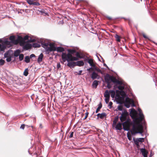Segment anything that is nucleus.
I'll use <instances>...</instances> for the list:
<instances>
[{
  "mask_svg": "<svg viewBox=\"0 0 157 157\" xmlns=\"http://www.w3.org/2000/svg\"><path fill=\"white\" fill-rule=\"evenodd\" d=\"M139 111V117H138V113L134 109H132L130 113V115L133 119L134 122L133 127L131 130L132 134L135 135L137 133H140L143 136V127L142 125L140 123L144 118V115L142 112L141 109H138Z\"/></svg>",
  "mask_w": 157,
  "mask_h": 157,
  "instance_id": "obj_1",
  "label": "nucleus"
},
{
  "mask_svg": "<svg viewBox=\"0 0 157 157\" xmlns=\"http://www.w3.org/2000/svg\"><path fill=\"white\" fill-rule=\"evenodd\" d=\"M133 123L131 121L127 120L123 122L122 124L121 123H118L116 126L115 129L116 130H120L122 129V125L123 129L125 131H128L131 125H133Z\"/></svg>",
  "mask_w": 157,
  "mask_h": 157,
  "instance_id": "obj_2",
  "label": "nucleus"
},
{
  "mask_svg": "<svg viewBox=\"0 0 157 157\" xmlns=\"http://www.w3.org/2000/svg\"><path fill=\"white\" fill-rule=\"evenodd\" d=\"M104 78L105 82L106 83L112 82L116 85L115 86L122 84V81L117 80L115 77L108 74H106L104 76Z\"/></svg>",
  "mask_w": 157,
  "mask_h": 157,
  "instance_id": "obj_3",
  "label": "nucleus"
},
{
  "mask_svg": "<svg viewBox=\"0 0 157 157\" xmlns=\"http://www.w3.org/2000/svg\"><path fill=\"white\" fill-rule=\"evenodd\" d=\"M42 47L48 53L50 52L56 51L55 44L53 43H50L49 44L47 43H44L42 44Z\"/></svg>",
  "mask_w": 157,
  "mask_h": 157,
  "instance_id": "obj_4",
  "label": "nucleus"
},
{
  "mask_svg": "<svg viewBox=\"0 0 157 157\" xmlns=\"http://www.w3.org/2000/svg\"><path fill=\"white\" fill-rule=\"evenodd\" d=\"M124 104L125 106L127 108H129L131 105L132 106H135L133 100L128 97L125 98Z\"/></svg>",
  "mask_w": 157,
  "mask_h": 157,
  "instance_id": "obj_5",
  "label": "nucleus"
},
{
  "mask_svg": "<svg viewBox=\"0 0 157 157\" xmlns=\"http://www.w3.org/2000/svg\"><path fill=\"white\" fill-rule=\"evenodd\" d=\"M119 85V86H117H117H114V89H116V88H118L119 90H121L120 92V94L122 96V97L124 98L126 95L125 93L123 90L124 89L125 87L124 85L122 82V85Z\"/></svg>",
  "mask_w": 157,
  "mask_h": 157,
  "instance_id": "obj_6",
  "label": "nucleus"
},
{
  "mask_svg": "<svg viewBox=\"0 0 157 157\" xmlns=\"http://www.w3.org/2000/svg\"><path fill=\"white\" fill-rule=\"evenodd\" d=\"M140 152L144 157H147L148 151L144 148L140 149Z\"/></svg>",
  "mask_w": 157,
  "mask_h": 157,
  "instance_id": "obj_7",
  "label": "nucleus"
},
{
  "mask_svg": "<svg viewBox=\"0 0 157 157\" xmlns=\"http://www.w3.org/2000/svg\"><path fill=\"white\" fill-rule=\"evenodd\" d=\"M13 54V52L12 51L10 50L7 51L4 54V57L5 58H7L12 56Z\"/></svg>",
  "mask_w": 157,
  "mask_h": 157,
  "instance_id": "obj_8",
  "label": "nucleus"
},
{
  "mask_svg": "<svg viewBox=\"0 0 157 157\" xmlns=\"http://www.w3.org/2000/svg\"><path fill=\"white\" fill-rule=\"evenodd\" d=\"M29 36H28V35H26L23 37V40L25 41L27 40H28V41L30 43L33 42L35 41V39H31V38H30V39H29Z\"/></svg>",
  "mask_w": 157,
  "mask_h": 157,
  "instance_id": "obj_9",
  "label": "nucleus"
},
{
  "mask_svg": "<svg viewBox=\"0 0 157 157\" xmlns=\"http://www.w3.org/2000/svg\"><path fill=\"white\" fill-rule=\"evenodd\" d=\"M127 115V113L125 112H124L122 114L120 118V120L121 122H123L126 120Z\"/></svg>",
  "mask_w": 157,
  "mask_h": 157,
  "instance_id": "obj_10",
  "label": "nucleus"
},
{
  "mask_svg": "<svg viewBox=\"0 0 157 157\" xmlns=\"http://www.w3.org/2000/svg\"><path fill=\"white\" fill-rule=\"evenodd\" d=\"M67 56L68 54H67L66 53L62 52L61 56L63 62H65L67 60Z\"/></svg>",
  "mask_w": 157,
  "mask_h": 157,
  "instance_id": "obj_11",
  "label": "nucleus"
},
{
  "mask_svg": "<svg viewBox=\"0 0 157 157\" xmlns=\"http://www.w3.org/2000/svg\"><path fill=\"white\" fill-rule=\"evenodd\" d=\"M67 62V65L71 68L73 67L76 66L75 62H70V61Z\"/></svg>",
  "mask_w": 157,
  "mask_h": 157,
  "instance_id": "obj_12",
  "label": "nucleus"
},
{
  "mask_svg": "<svg viewBox=\"0 0 157 157\" xmlns=\"http://www.w3.org/2000/svg\"><path fill=\"white\" fill-rule=\"evenodd\" d=\"M98 77V74L94 71L91 74V78L93 80L97 78Z\"/></svg>",
  "mask_w": 157,
  "mask_h": 157,
  "instance_id": "obj_13",
  "label": "nucleus"
},
{
  "mask_svg": "<svg viewBox=\"0 0 157 157\" xmlns=\"http://www.w3.org/2000/svg\"><path fill=\"white\" fill-rule=\"evenodd\" d=\"M76 66L81 67L83 66L84 63L82 61H78L75 62Z\"/></svg>",
  "mask_w": 157,
  "mask_h": 157,
  "instance_id": "obj_14",
  "label": "nucleus"
},
{
  "mask_svg": "<svg viewBox=\"0 0 157 157\" xmlns=\"http://www.w3.org/2000/svg\"><path fill=\"white\" fill-rule=\"evenodd\" d=\"M3 44L6 46H7L8 47H10L11 45V43L7 40L4 41L3 42Z\"/></svg>",
  "mask_w": 157,
  "mask_h": 157,
  "instance_id": "obj_15",
  "label": "nucleus"
},
{
  "mask_svg": "<svg viewBox=\"0 0 157 157\" xmlns=\"http://www.w3.org/2000/svg\"><path fill=\"white\" fill-rule=\"evenodd\" d=\"M133 140L134 142L137 141L138 143L139 142L142 143L144 141V138H140L136 139H133Z\"/></svg>",
  "mask_w": 157,
  "mask_h": 157,
  "instance_id": "obj_16",
  "label": "nucleus"
},
{
  "mask_svg": "<svg viewBox=\"0 0 157 157\" xmlns=\"http://www.w3.org/2000/svg\"><path fill=\"white\" fill-rule=\"evenodd\" d=\"M55 49L56 51H57V52H62L64 51V49L63 48L60 47H55Z\"/></svg>",
  "mask_w": 157,
  "mask_h": 157,
  "instance_id": "obj_17",
  "label": "nucleus"
},
{
  "mask_svg": "<svg viewBox=\"0 0 157 157\" xmlns=\"http://www.w3.org/2000/svg\"><path fill=\"white\" fill-rule=\"evenodd\" d=\"M43 57V53H41L38 56V59H37V62L39 63H40L41 62L42 60Z\"/></svg>",
  "mask_w": 157,
  "mask_h": 157,
  "instance_id": "obj_18",
  "label": "nucleus"
},
{
  "mask_svg": "<svg viewBox=\"0 0 157 157\" xmlns=\"http://www.w3.org/2000/svg\"><path fill=\"white\" fill-rule=\"evenodd\" d=\"M104 96L105 98H110L109 91V92L108 90H106L104 94Z\"/></svg>",
  "mask_w": 157,
  "mask_h": 157,
  "instance_id": "obj_19",
  "label": "nucleus"
},
{
  "mask_svg": "<svg viewBox=\"0 0 157 157\" xmlns=\"http://www.w3.org/2000/svg\"><path fill=\"white\" fill-rule=\"evenodd\" d=\"M20 53V51L19 49H17L14 52L13 55L15 57H17L19 55Z\"/></svg>",
  "mask_w": 157,
  "mask_h": 157,
  "instance_id": "obj_20",
  "label": "nucleus"
},
{
  "mask_svg": "<svg viewBox=\"0 0 157 157\" xmlns=\"http://www.w3.org/2000/svg\"><path fill=\"white\" fill-rule=\"evenodd\" d=\"M98 81L97 80H94L92 84V86L93 88H96L98 85Z\"/></svg>",
  "mask_w": 157,
  "mask_h": 157,
  "instance_id": "obj_21",
  "label": "nucleus"
},
{
  "mask_svg": "<svg viewBox=\"0 0 157 157\" xmlns=\"http://www.w3.org/2000/svg\"><path fill=\"white\" fill-rule=\"evenodd\" d=\"M6 46L3 44H0V51H4L6 49Z\"/></svg>",
  "mask_w": 157,
  "mask_h": 157,
  "instance_id": "obj_22",
  "label": "nucleus"
},
{
  "mask_svg": "<svg viewBox=\"0 0 157 157\" xmlns=\"http://www.w3.org/2000/svg\"><path fill=\"white\" fill-rule=\"evenodd\" d=\"M109 91L110 93L111 97L113 98H114L115 95V91L113 90H110Z\"/></svg>",
  "mask_w": 157,
  "mask_h": 157,
  "instance_id": "obj_23",
  "label": "nucleus"
},
{
  "mask_svg": "<svg viewBox=\"0 0 157 157\" xmlns=\"http://www.w3.org/2000/svg\"><path fill=\"white\" fill-rule=\"evenodd\" d=\"M72 58V56L70 53H68V56L67 58V62L69 61H72L71 60Z\"/></svg>",
  "mask_w": 157,
  "mask_h": 157,
  "instance_id": "obj_24",
  "label": "nucleus"
},
{
  "mask_svg": "<svg viewBox=\"0 0 157 157\" xmlns=\"http://www.w3.org/2000/svg\"><path fill=\"white\" fill-rule=\"evenodd\" d=\"M106 114L105 113H103L100 114V116H99V118L101 119H103L104 117H106Z\"/></svg>",
  "mask_w": 157,
  "mask_h": 157,
  "instance_id": "obj_25",
  "label": "nucleus"
},
{
  "mask_svg": "<svg viewBox=\"0 0 157 157\" xmlns=\"http://www.w3.org/2000/svg\"><path fill=\"white\" fill-rule=\"evenodd\" d=\"M33 46L34 48H39L40 47V45L39 43H34L33 44Z\"/></svg>",
  "mask_w": 157,
  "mask_h": 157,
  "instance_id": "obj_26",
  "label": "nucleus"
},
{
  "mask_svg": "<svg viewBox=\"0 0 157 157\" xmlns=\"http://www.w3.org/2000/svg\"><path fill=\"white\" fill-rule=\"evenodd\" d=\"M24 48L26 50H28L31 48V45L29 44H27L25 45Z\"/></svg>",
  "mask_w": 157,
  "mask_h": 157,
  "instance_id": "obj_27",
  "label": "nucleus"
},
{
  "mask_svg": "<svg viewBox=\"0 0 157 157\" xmlns=\"http://www.w3.org/2000/svg\"><path fill=\"white\" fill-rule=\"evenodd\" d=\"M30 58L28 56H26L25 57V62L26 63H29L30 62Z\"/></svg>",
  "mask_w": 157,
  "mask_h": 157,
  "instance_id": "obj_28",
  "label": "nucleus"
},
{
  "mask_svg": "<svg viewBox=\"0 0 157 157\" xmlns=\"http://www.w3.org/2000/svg\"><path fill=\"white\" fill-rule=\"evenodd\" d=\"M87 62L90 66H93V61L91 59H88L87 60Z\"/></svg>",
  "mask_w": 157,
  "mask_h": 157,
  "instance_id": "obj_29",
  "label": "nucleus"
},
{
  "mask_svg": "<svg viewBox=\"0 0 157 157\" xmlns=\"http://www.w3.org/2000/svg\"><path fill=\"white\" fill-rule=\"evenodd\" d=\"M28 68H27L25 69L23 73V75L25 76H26L28 75Z\"/></svg>",
  "mask_w": 157,
  "mask_h": 157,
  "instance_id": "obj_30",
  "label": "nucleus"
},
{
  "mask_svg": "<svg viewBox=\"0 0 157 157\" xmlns=\"http://www.w3.org/2000/svg\"><path fill=\"white\" fill-rule=\"evenodd\" d=\"M68 51L69 53H70L71 54H74L76 52L75 50L74 49H68Z\"/></svg>",
  "mask_w": 157,
  "mask_h": 157,
  "instance_id": "obj_31",
  "label": "nucleus"
},
{
  "mask_svg": "<svg viewBox=\"0 0 157 157\" xmlns=\"http://www.w3.org/2000/svg\"><path fill=\"white\" fill-rule=\"evenodd\" d=\"M101 107H102V105L100 103V104H99V105L98 106L96 110V113H97L100 110V109L101 108Z\"/></svg>",
  "mask_w": 157,
  "mask_h": 157,
  "instance_id": "obj_32",
  "label": "nucleus"
},
{
  "mask_svg": "<svg viewBox=\"0 0 157 157\" xmlns=\"http://www.w3.org/2000/svg\"><path fill=\"white\" fill-rule=\"evenodd\" d=\"M24 55L22 54H20L19 55V59L20 61H22L24 58Z\"/></svg>",
  "mask_w": 157,
  "mask_h": 157,
  "instance_id": "obj_33",
  "label": "nucleus"
},
{
  "mask_svg": "<svg viewBox=\"0 0 157 157\" xmlns=\"http://www.w3.org/2000/svg\"><path fill=\"white\" fill-rule=\"evenodd\" d=\"M76 57L78 58H82V57L81 56L80 54L78 52H76Z\"/></svg>",
  "mask_w": 157,
  "mask_h": 157,
  "instance_id": "obj_34",
  "label": "nucleus"
},
{
  "mask_svg": "<svg viewBox=\"0 0 157 157\" xmlns=\"http://www.w3.org/2000/svg\"><path fill=\"white\" fill-rule=\"evenodd\" d=\"M34 1V0H26L27 2L30 5H32Z\"/></svg>",
  "mask_w": 157,
  "mask_h": 157,
  "instance_id": "obj_35",
  "label": "nucleus"
},
{
  "mask_svg": "<svg viewBox=\"0 0 157 157\" xmlns=\"http://www.w3.org/2000/svg\"><path fill=\"white\" fill-rule=\"evenodd\" d=\"M15 37L14 36H10L9 38L11 42H13L15 40Z\"/></svg>",
  "mask_w": 157,
  "mask_h": 157,
  "instance_id": "obj_36",
  "label": "nucleus"
},
{
  "mask_svg": "<svg viewBox=\"0 0 157 157\" xmlns=\"http://www.w3.org/2000/svg\"><path fill=\"white\" fill-rule=\"evenodd\" d=\"M5 61L2 59H0V66H1L4 64L5 63Z\"/></svg>",
  "mask_w": 157,
  "mask_h": 157,
  "instance_id": "obj_37",
  "label": "nucleus"
},
{
  "mask_svg": "<svg viewBox=\"0 0 157 157\" xmlns=\"http://www.w3.org/2000/svg\"><path fill=\"white\" fill-rule=\"evenodd\" d=\"M115 37L116 38V40L118 42H120V36L117 35H115Z\"/></svg>",
  "mask_w": 157,
  "mask_h": 157,
  "instance_id": "obj_38",
  "label": "nucleus"
},
{
  "mask_svg": "<svg viewBox=\"0 0 157 157\" xmlns=\"http://www.w3.org/2000/svg\"><path fill=\"white\" fill-rule=\"evenodd\" d=\"M95 70L96 71H97L98 72L100 73H101V74H102V72L101 70V69H99V68H95Z\"/></svg>",
  "mask_w": 157,
  "mask_h": 157,
  "instance_id": "obj_39",
  "label": "nucleus"
},
{
  "mask_svg": "<svg viewBox=\"0 0 157 157\" xmlns=\"http://www.w3.org/2000/svg\"><path fill=\"white\" fill-rule=\"evenodd\" d=\"M112 104L113 103L112 102L110 101L109 102L108 105V107L109 109H110L112 108Z\"/></svg>",
  "mask_w": 157,
  "mask_h": 157,
  "instance_id": "obj_40",
  "label": "nucleus"
},
{
  "mask_svg": "<svg viewBox=\"0 0 157 157\" xmlns=\"http://www.w3.org/2000/svg\"><path fill=\"white\" fill-rule=\"evenodd\" d=\"M78 58L76 57L72 56V58L71 60H72V61H77V60H78Z\"/></svg>",
  "mask_w": 157,
  "mask_h": 157,
  "instance_id": "obj_41",
  "label": "nucleus"
},
{
  "mask_svg": "<svg viewBox=\"0 0 157 157\" xmlns=\"http://www.w3.org/2000/svg\"><path fill=\"white\" fill-rule=\"evenodd\" d=\"M34 6H39L40 5V4L39 3L37 2H34V1L33 2V5Z\"/></svg>",
  "mask_w": 157,
  "mask_h": 157,
  "instance_id": "obj_42",
  "label": "nucleus"
},
{
  "mask_svg": "<svg viewBox=\"0 0 157 157\" xmlns=\"http://www.w3.org/2000/svg\"><path fill=\"white\" fill-rule=\"evenodd\" d=\"M12 56L10 57H7V59H6V60L7 62H10L11 60V58Z\"/></svg>",
  "mask_w": 157,
  "mask_h": 157,
  "instance_id": "obj_43",
  "label": "nucleus"
},
{
  "mask_svg": "<svg viewBox=\"0 0 157 157\" xmlns=\"http://www.w3.org/2000/svg\"><path fill=\"white\" fill-rule=\"evenodd\" d=\"M117 120V118H115L113 122V125H116Z\"/></svg>",
  "mask_w": 157,
  "mask_h": 157,
  "instance_id": "obj_44",
  "label": "nucleus"
},
{
  "mask_svg": "<svg viewBox=\"0 0 157 157\" xmlns=\"http://www.w3.org/2000/svg\"><path fill=\"white\" fill-rule=\"evenodd\" d=\"M110 83L111 82H109L108 83H107V87L109 89H110L111 87V85L110 84Z\"/></svg>",
  "mask_w": 157,
  "mask_h": 157,
  "instance_id": "obj_45",
  "label": "nucleus"
},
{
  "mask_svg": "<svg viewBox=\"0 0 157 157\" xmlns=\"http://www.w3.org/2000/svg\"><path fill=\"white\" fill-rule=\"evenodd\" d=\"M110 98H105V101L106 103L108 104L109 101V99Z\"/></svg>",
  "mask_w": 157,
  "mask_h": 157,
  "instance_id": "obj_46",
  "label": "nucleus"
},
{
  "mask_svg": "<svg viewBox=\"0 0 157 157\" xmlns=\"http://www.w3.org/2000/svg\"><path fill=\"white\" fill-rule=\"evenodd\" d=\"M61 65L59 63H57V68L58 69H59L60 68Z\"/></svg>",
  "mask_w": 157,
  "mask_h": 157,
  "instance_id": "obj_47",
  "label": "nucleus"
},
{
  "mask_svg": "<svg viewBox=\"0 0 157 157\" xmlns=\"http://www.w3.org/2000/svg\"><path fill=\"white\" fill-rule=\"evenodd\" d=\"M134 143L136 145L137 147L138 148H139V147H140V145H139V143H138L136 141V142H134Z\"/></svg>",
  "mask_w": 157,
  "mask_h": 157,
  "instance_id": "obj_48",
  "label": "nucleus"
},
{
  "mask_svg": "<svg viewBox=\"0 0 157 157\" xmlns=\"http://www.w3.org/2000/svg\"><path fill=\"white\" fill-rule=\"evenodd\" d=\"M25 126V124H22L20 127V128L22 129H24Z\"/></svg>",
  "mask_w": 157,
  "mask_h": 157,
  "instance_id": "obj_49",
  "label": "nucleus"
},
{
  "mask_svg": "<svg viewBox=\"0 0 157 157\" xmlns=\"http://www.w3.org/2000/svg\"><path fill=\"white\" fill-rule=\"evenodd\" d=\"M73 133H74V132H71V133L70 135L69 136L70 138H72L73 137Z\"/></svg>",
  "mask_w": 157,
  "mask_h": 157,
  "instance_id": "obj_50",
  "label": "nucleus"
},
{
  "mask_svg": "<svg viewBox=\"0 0 157 157\" xmlns=\"http://www.w3.org/2000/svg\"><path fill=\"white\" fill-rule=\"evenodd\" d=\"M85 114H86V115H85V118H84V119H86L88 116V114H89V113L88 112H86V113H85Z\"/></svg>",
  "mask_w": 157,
  "mask_h": 157,
  "instance_id": "obj_51",
  "label": "nucleus"
},
{
  "mask_svg": "<svg viewBox=\"0 0 157 157\" xmlns=\"http://www.w3.org/2000/svg\"><path fill=\"white\" fill-rule=\"evenodd\" d=\"M118 109L119 110L121 111L122 110V108L121 106H118Z\"/></svg>",
  "mask_w": 157,
  "mask_h": 157,
  "instance_id": "obj_52",
  "label": "nucleus"
},
{
  "mask_svg": "<svg viewBox=\"0 0 157 157\" xmlns=\"http://www.w3.org/2000/svg\"><path fill=\"white\" fill-rule=\"evenodd\" d=\"M35 57V56L34 54H32L30 55L29 58H31L32 57Z\"/></svg>",
  "mask_w": 157,
  "mask_h": 157,
  "instance_id": "obj_53",
  "label": "nucleus"
},
{
  "mask_svg": "<svg viewBox=\"0 0 157 157\" xmlns=\"http://www.w3.org/2000/svg\"><path fill=\"white\" fill-rule=\"evenodd\" d=\"M143 37L145 39H148V37L144 34H143Z\"/></svg>",
  "mask_w": 157,
  "mask_h": 157,
  "instance_id": "obj_54",
  "label": "nucleus"
},
{
  "mask_svg": "<svg viewBox=\"0 0 157 157\" xmlns=\"http://www.w3.org/2000/svg\"><path fill=\"white\" fill-rule=\"evenodd\" d=\"M82 72V70H80L79 71L78 73V75H80L81 74V73Z\"/></svg>",
  "mask_w": 157,
  "mask_h": 157,
  "instance_id": "obj_55",
  "label": "nucleus"
},
{
  "mask_svg": "<svg viewBox=\"0 0 157 157\" xmlns=\"http://www.w3.org/2000/svg\"><path fill=\"white\" fill-rule=\"evenodd\" d=\"M39 128H43V126L41 124H39Z\"/></svg>",
  "mask_w": 157,
  "mask_h": 157,
  "instance_id": "obj_56",
  "label": "nucleus"
},
{
  "mask_svg": "<svg viewBox=\"0 0 157 157\" xmlns=\"http://www.w3.org/2000/svg\"><path fill=\"white\" fill-rule=\"evenodd\" d=\"M127 136H128V140H131V137H129V136H128V134H127Z\"/></svg>",
  "mask_w": 157,
  "mask_h": 157,
  "instance_id": "obj_57",
  "label": "nucleus"
},
{
  "mask_svg": "<svg viewBox=\"0 0 157 157\" xmlns=\"http://www.w3.org/2000/svg\"><path fill=\"white\" fill-rule=\"evenodd\" d=\"M100 113H98L97 115V116L98 117V118H99V116H100Z\"/></svg>",
  "mask_w": 157,
  "mask_h": 157,
  "instance_id": "obj_58",
  "label": "nucleus"
},
{
  "mask_svg": "<svg viewBox=\"0 0 157 157\" xmlns=\"http://www.w3.org/2000/svg\"><path fill=\"white\" fill-rule=\"evenodd\" d=\"M103 65H104V66H105V67H107L108 68V67L107 66V65L106 64L104 63Z\"/></svg>",
  "mask_w": 157,
  "mask_h": 157,
  "instance_id": "obj_59",
  "label": "nucleus"
},
{
  "mask_svg": "<svg viewBox=\"0 0 157 157\" xmlns=\"http://www.w3.org/2000/svg\"><path fill=\"white\" fill-rule=\"evenodd\" d=\"M25 126L27 128H28L31 127L30 126H29L27 125H25Z\"/></svg>",
  "mask_w": 157,
  "mask_h": 157,
  "instance_id": "obj_60",
  "label": "nucleus"
},
{
  "mask_svg": "<svg viewBox=\"0 0 157 157\" xmlns=\"http://www.w3.org/2000/svg\"><path fill=\"white\" fill-rule=\"evenodd\" d=\"M91 68V67H90V68H89L88 69H87V71H89V70H90Z\"/></svg>",
  "mask_w": 157,
  "mask_h": 157,
  "instance_id": "obj_61",
  "label": "nucleus"
},
{
  "mask_svg": "<svg viewBox=\"0 0 157 157\" xmlns=\"http://www.w3.org/2000/svg\"><path fill=\"white\" fill-rule=\"evenodd\" d=\"M108 18L109 19H111V18L110 17H108Z\"/></svg>",
  "mask_w": 157,
  "mask_h": 157,
  "instance_id": "obj_62",
  "label": "nucleus"
},
{
  "mask_svg": "<svg viewBox=\"0 0 157 157\" xmlns=\"http://www.w3.org/2000/svg\"><path fill=\"white\" fill-rule=\"evenodd\" d=\"M100 132H102V131L101 130H100Z\"/></svg>",
  "mask_w": 157,
  "mask_h": 157,
  "instance_id": "obj_63",
  "label": "nucleus"
},
{
  "mask_svg": "<svg viewBox=\"0 0 157 157\" xmlns=\"http://www.w3.org/2000/svg\"><path fill=\"white\" fill-rule=\"evenodd\" d=\"M31 127L32 128H33V126H31Z\"/></svg>",
  "mask_w": 157,
  "mask_h": 157,
  "instance_id": "obj_64",
  "label": "nucleus"
}]
</instances>
